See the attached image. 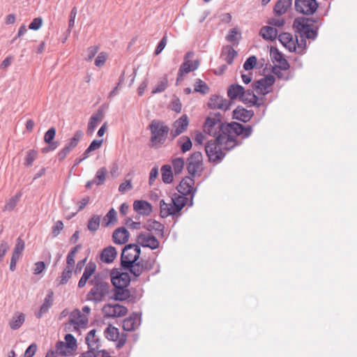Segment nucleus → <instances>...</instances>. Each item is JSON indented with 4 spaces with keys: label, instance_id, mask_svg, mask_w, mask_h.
<instances>
[{
    "label": "nucleus",
    "instance_id": "6",
    "mask_svg": "<svg viewBox=\"0 0 357 357\" xmlns=\"http://www.w3.org/2000/svg\"><path fill=\"white\" fill-rule=\"evenodd\" d=\"M218 139L219 135L214 140L208 141L205 146V151L210 161L221 160L225 155L223 150H227Z\"/></svg>",
    "mask_w": 357,
    "mask_h": 357
},
{
    "label": "nucleus",
    "instance_id": "29",
    "mask_svg": "<svg viewBox=\"0 0 357 357\" xmlns=\"http://www.w3.org/2000/svg\"><path fill=\"white\" fill-rule=\"evenodd\" d=\"M102 120V114L101 112H98L93 115L91 116L90 118L88 128H87V134L89 135H91L93 132H94L95 129L98 126V125L101 122Z\"/></svg>",
    "mask_w": 357,
    "mask_h": 357
},
{
    "label": "nucleus",
    "instance_id": "25",
    "mask_svg": "<svg viewBox=\"0 0 357 357\" xmlns=\"http://www.w3.org/2000/svg\"><path fill=\"white\" fill-rule=\"evenodd\" d=\"M112 238L116 244L122 245L128 241L129 232L126 228L120 227L114 230Z\"/></svg>",
    "mask_w": 357,
    "mask_h": 357
},
{
    "label": "nucleus",
    "instance_id": "30",
    "mask_svg": "<svg viewBox=\"0 0 357 357\" xmlns=\"http://www.w3.org/2000/svg\"><path fill=\"white\" fill-rule=\"evenodd\" d=\"M139 324V323L137 316L136 314H133L124 319L123 322V328L127 331H134Z\"/></svg>",
    "mask_w": 357,
    "mask_h": 357
},
{
    "label": "nucleus",
    "instance_id": "16",
    "mask_svg": "<svg viewBox=\"0 0 357 357\" xmlns=\"http://www.w3.org/2000/svg\"><path fill=\"white\" fill-rule=\"evenodd\" d=\"M137 245L151 250L158 248L160 245L158 240L149 232H141L137 237Z\"/></svg>",
    "mask_w": 357,
    "mask_h": 357
},
{
    "label": "nucleus",
    "instance_id": "15",
    "mask_svg": "<svg viewBox=\"0 0 357 357\" xmlns=\"http://www.w3.org/2000/svg\"><path fill=\"white\" fill-rule=\"evenodd\" d=\"M83 136L81 130H77L69 142L59 152L58 158L60 161L63 160L67 155L77 146Z\"/></svg>",
    "mask_w": 357,
    "mask_h": 357
},
{
    "label": "nucleus",
    "instance_id": "17",
    "mask_svg": "<svg viewBox=\"0 0 357 357\" xmlns=\"http://www.w3.org/2000/svg\"><path fill=\"white\" fill-rule=\"evenodd\" d=\"M275 82V77L272 75H268L265 77L260 79L254 83V88L257 93L266 95L271 91V86Z\"/></svg>",
    "mask_w": 357,
    "mask_h": 357
},
{
    "label": "nucleus",
    "instance_id": "32",
    "mask_svg": "<svg viewBox=\"0 0 357 357\" xmlns=\"http://www.w3.org/2000/svg\"><path fill=\"white\" fill-rule=\"evenodd\" d=\"M144 227L149 231H155L160 235H162L164 231L163 225L154 220H148Z\"/></svg>",
    "mask_w": 357,
    "mask_h": 357
},
{
    "label": "nucleus",
    "instance_id": "7",
    "mask_svg": "<svg viewBox=\"0 0 357 357\" xmlns=\"http://www.w3.org/2000/svg\"><path fill=\"white\" fill-rule=\"evenodd\" d=\"M220 116L219 114H215L210 115L206 118L204 126V130L206 133L217 137L220 134H223L222 127L226 123H221Z\"/></svg>",
    "mask_w": 357,
    "mask_h": 357
},
{
    "label": "nucleus",
    "instance_id": "45",
    "mask_svg": "<svg viewBox=\"0 0 357 357\" xmlns=\"http://www.w3.org/2000/svg\"><path fill=\"white\" fill-rule=\"evenodd\" d=\"M73 351L64 342H59L56 344V353L61 356H68Z\"/></svg>",
    "mask_w": 357,
    "mask_h": 357
},
{
    "label": "nucleus",
    "instance_id": "51",
    "mask_svg": "<svg viewBox=\"0 0 357 357\" xmlns=\"http://www.w3.org/2000/svg\"><path fill=\"white\" fill-rule=\"evenodd\" d=\"M73 271V270L67 268H64L61 273V275L59 278V284H64L68 281V280L72 276Z\"/></svg>",
    "mask_w": 357,
    "mask_h": 357
},
{
    "label": "nucleus",
    "instance_id": "33",
    "mask_svg": "<svg viewBox=\"0 0 357 357\" xmlns=\"http://www.w3.org/2000/svg\"><path fill=\"white\" fill-rule=\"evenodd\" d=\"M116 256V251L114 247L109 246L105 248L101 254V259L105 263H111Z\"/></svg>",
    "mask_w": 357,
    "mask_h": 357
},
{
    "label": "nucleus",
    "instance_id": "12",
    "mask_svg": "<svg viewBox=\"0 0 357 357\" xmlns=\"http://www.w3.org/2000/svg\"><path fill=\"white\" fill-rule=\"evenodd\" d=\"M316 0H295L296 10L305 15L314 14L318 8Z\"/></svg>",
    "mask_w": 357,
    "mask_h": 357
},
{
    "label": "nucleus",
    "instance_id": "3",
    "mask_svg": "<svg viewBox=\"0 0 357 357\" xmlns=\"http://www.w3.org/2000/svg\"><path fill=\"white\" fill-rule=\"evenodd\" d=\"M151 130L150 142L153 147H159L167 139L169 128L164 122L159 120H153L149 124Z\"/></svg>",
    "mask_w": 357,
    "mask_h": 357
},
{
    "label": "nucleus",
    "instance_id": "14",
    "mask_svg": "<svg viewBox=\"0 0 357 357\" xmlns=\"http://www.w3.org/2000/svg\"><path fill=\"white\" fill-rule=\"evenodd\" d=\"M195 181L192 178L187 176L184 178L177 186V190L183 197L186 195H191L190 204L192 205V199L196 192V188H194Z\"/></svg>",
    "mask_w": 357,
    "mask_h": 357
},
{
    "label": "nucleus",
    "instance_id": "64",
    "mask_svg": "<svg viewBox=\"0 0 357 357\" xmlns=\"http://www.w3.org/2000/svg\"><path fill=\"white\" fill-rule=\"evenodd\" d=\"M63 229V224L61 221L58 220L52 227V234L54 236H57L60 231Z\"/></svg>",
    "mask_w": 357,
    "mask_h": 357
},
{
    "label": "nucleus",
    "instance_id": "31",
    "mask_svg": "<svg viewBox=\"0 0 357 357\" xmlns=\"http://www.w3.org/2000/svg\"><path fill=\"white\" fill-rule=\"evenodd\" d=\"M260 35L266 40H273L277 38L278 30L272 26H266L261 29Z\"/></svg>",
    "mask_w": 357,
    "mask_h": 357
},
{
    "label": "nucleus",
    "instance_id": "53",
    "mask_svg": "<svg viewBox=\"0 0 357 357\" xmlns=\"http://www.w3.org/2000/svg\"><path fill=\"white\" fill-rule=\"evenodd\" d=\"M107 58H108L107 53H106L105 52H102L99 53L95 60V65L97 67L103 66L106 60L107 59Z\"/></svg>",
    "mask_w": 357,
    "mask_h": 357
},
{
    "label": "nucleus",
    "instance_id": "62",
    "mask_svg": "<svg viewBox=\"0 0 357 357\" xmlns=\"http://www.w3.org/2000/svg\"><path fill=\"white\" fill-rule=\"evenodd\" d=\"M268 24L272 26L281 27L284 24V20L281 17H273L268 20Z\"/></svg>",
    "mask_w": 357,
    "mask_h": 357
},
{
    "label": "nucleus",
    "instance_id": "10",
    "mask_svg": "<svg viewBox=\"0 0 357 357\" xmlns=\"http://www.w3.org/2000/svg\"><path fill=\"white\" fill-rule=\"evenodd\" d=\"M109 287L103 282L96 283L88 292L87 300L98 303L102 301L104 296L108 293Z\"/></svg>",
    "mask_w": 357,
    "mask_h": 357
},
{
    "label": "nucleus",
    "instance_id": "54",
    "mask_svg": "<svg viewBox=\"0 0 357 357\" xmlns=\"http://www.w3.org/2000/svg\"><path fill=\"white\" fill-rule=\"evenodd\" d=\"M256 64L257 57L255 56H251L245 61L243 68L245 70H250L253 69Z\"/></svg>",
    "mask_w": 357,
    "mask_h": 357
},
{
    "label": "nucleus",
    "instance_id": "40",
    "mask_svg": "<svg viewBox=\"0 0 357 357\" xmlns=\"http://www.w3.org/2000/svg\"><path fill=\"white\" fill-rule=\"evenodd\" d=\"M101 220L100 215H93L91 216V218L89 220L87 228L89 231L91 232L96 231L100 227Z\"/></svg>",
    "mask_w": 357,
    "mask_h": 357
},
{
    "label": "nucleus",
    "instance_id": "2",
    "mask_svg": "<svg viewBox=\"0 0 357 357\" xmlns=\"http://www.w3.org/2000/svg\"><path fill=\"white\" fill-rule=\"evenodd\" d=\"M188 198L178 194H174L169 202L162 199L160 201V215L167 218L169 215L178 214L186 205Z\"/></svg>",
    "mask_w": 357,
    "mask_h": 357
},
{
    "label": "nucleus",
    "instance_id": "34",
    "mask_svg": "<svg viewBox=\"0 0 357 357\" xmlns=\"http://www.w3.org/2000/svg\"><path fill=\"white\" fill-rule=\"evenodd\" d=\"M257 97L251 90H243L239 100L245 104L255 105L257 102Z\"/></svg>",
    "mask_w": 357,
    "mask_h": 357
},
{
    "label": "nucleus",
    "instance_id": "23",
    "mask_svg": "<svg viewBox=\"0 0 357 357\" xmlns=\"http://www.w3.org/2000/svg\"><path fill=\"white\" fill-rule=\"evenodd\" d=\"M133 209L139 214L149 215L152 212V206L144 200H135L133 203Z\"/></svg>",
    "mask_w": 357,
    "mask_h": 357
},
{
    "label": "nucleus",
    "instance_id": "48",
    "mask_svg": "<svg viewBox=\"0 0 357 357\" xmlns=\"http://www.w3.org/2000/svg\"><path fill=\"white\" fill-rule=\"evenodd\" d=\"M38 153L35 150H29L27 151L26 157L25 158L24 165L27 167H31L33 161L36 159Z\"/></svg>",
    "mask_w": 357,
    "mask_h": 357
},
{
    "label": "nucleus",
    "instance_id": "39",
    "mask_svg": "<svg viewBox=\"0 0 357 357\" xmlns=\"http://www.w3.org/2000/svg\"><path fill=\"white\" fill-rule=\"evenodd\" d=\"M117 221L116 211L114 208H111L108 213L103 217L102 225L107 227L111 225H114Z\"/></svg>",
    "mask_w": 357,
    "mask_h": 357
},
{
    "label": "nucleus",
    "instance_id": "20",
    "mask_svg": "<svg viewBox=\"0 0 357 357\" xmlns=\"http://www.w3.org/2000/svg\"><path fill=\"white\" fill-rule=\"evenodd\" d=\"M193 52H189L186 54L185 56V61L181 65L179 69V75L181 76L183 73H188L191 71L196 70L199 65V62L198 60L195 61L194 62L189 60L190 58L193 56Z\"/></svg>",
    "mask_w": 357,
    "mask_h": 357
},
{
    "label": "nucleus",
    "instance_id": "28",
    "mask_svg": "<svg viewBox=\"0 0 357 357\" xmlns=\"http://www.w3.org/2000/svg\"><path fill=\"white\" fill-rule=\"evenodd\" d=\"M292 3V0H278L274 7V13L277 15L286 13Z\"/></svg>",
    "mask_w": 357,
    "mask_h": 357
},
{
    "label": "nucleus",
    "instance_id": "63",
    "mask_svg": "<svg viewBox=\"0 0 357 357\" xmlns=\"http://www.w3.org/2000/svg\"><path fill=\"white\" fill-rule=\"evenodd\" d=\"M98 47L97 46H91L87 50V56L86 57V60L90 61L94 57V56L98 53Z\"/></svg>",
    "mask_w": 357,
    "mask_h": 357
},
{
    "label": "nucleus",
    "instance_id": "26",
    "mask_svg": "<svg viewBox=\"0 0 357 357\" xmlns=\"http://www.w3.org/2000/svg\"><path fill=\"white\" fill-rule=\"evenodd\" d=\"M254 112L252 110H248L242 107H238L233 112L234 118L236 120L248 122L253 116Z\"/></svg>",
    "mask_w": 357,
    "mask_h": 357
},
{
    "label": "nucleus",
    "instance_id": "49",
    "mask_svg": "<svg viewBox=\"0 0 357 357\" xmlns=\"http://www.w3.org/2000/svg\"><path fill=\"white\" fill-rule=\"evenodd\" d=\"M107 170L105 168L102 167L99 169L97 172L94 181H96L97 185H102L105 181Z\"/></svg>",
    "mask_w": 357,
    "mask_h": 357
},
{
    "label": "nucleus",
    "instance_id": "8",
    "mask_svg": "<svg viewBox=\"0 0 357 357\" xmlns=\"http://www.w3.org/2000/svg\"><path fill=\"white\" fill-rule=\"evenodd\" d=\"M141 250L137 244H128L122 250L121 266H128L136 262L139 258Z\"/></svg>",
    "mask_w": 357,
    "mask_h": 357
},
{
    "label": "nucleus",
    "instance_id": "56",
    "mask_svg": "<svg viewBox=\"0 0 357 357\" xmlns=\"http://www.w3.org/2000/svg\"><path fill=\"white\" fill-rule=\"evenodd\" d=\"M56 135V129L52 127L50 128L45 134L44 141L47 144H50L52 142Z\"/></svg>",
    "mask_w": 357,
    "mask_h": 357
},
{
    "label": "nucleus",
    "instance_id": "11",
    "mask_svg": "<svg viewBox=\"0 0 357 357\" xmlns=\"http://www.w3.org/2000/svg\"><path fill=\"white\" fill-rule=\"evenodd\" d=\"M111 281L116 289L126 288L130 282V278L127 272H122L118 269H114L110 273Z\"/></svg>",
    "mask_w": 357,
    "mask_h": 357
},
{
    "label": "nucleus",
    "instance_id": "50",
    "mask_svg": "<svg viewBox=\"0 0 357 357\" xmlns=\"http://www.w3.org/2000/svg\"><path fill=\"white\" fill-rule=\"evenodd\" d=\"M184 160L182 158H177L173 160L172 165L174 169L175 174H179L181 172L184 167Z\"/></svg>",
    "mask_w": 357,
    "mask_h": 357
},
{
    "label": "nucleus",
    "instance_id": "44",
    "mask_svg": "<svg viewBox=\"0 0 357 357\" xmlns=\"http://www.w3.org/2000/svg\"><path fill=\"white\" fill-rule=\"evenodd\" d=\"M194 90L195 92H199L201 93L206 94L208 92L209 88L204 82L197 79L194 84Z\"/></svg>",
    "mask_w": 357,
    "mask_h": 357
},
{
    "label": "nucleus",
    "instance_id": "46",
    "mask_svg": "<svg viewBox=\"0 0 357 357\" xmlns=\"http://www.w3.org/2000/svg\"><path fill=\"white\" fill-rule=\"evenodd\" d=\"M178 144L183 153L190 150L192 148V142L188 137H182L178 139Z\"/></svg>",
    "mask_w": 357,
    "mask_h": 357
},
{
    "label": "nucleus",
    "instance_id": "52",
    "mask_svg": "<svg viewBox=\"0 0 357 357\" xmlns=\"http://www.w3.org/2000/svg\"><path fill=\"white\" fill-rule=\"evenodd\" d=\"M114 294V298L118 301H124L129 297V291L124 289H116Z\"/></svg>",
    "mask_w": 357,
    "mask_h": 357
},
{
    "label": "nucleus",
    "instance_id": "58",
    "mask_svg": "<svg viewBox=\"0 0 357 357\" xmlns=\"http://www.w3.org/2000/svg\"><path fill=\"white\" fill-rule=\"evenodd\" d=\"M132 189V185L130 180H126L125 182L122 183L119 188V192L122 194H124Z\"/></svg>",
    "mask_w": 357,
    "mask_h": 357
},
{
    "label": "nucleus",
    "instance_id": "22",
    "mask_svg": "<svg viewBox=\"0 0 357 357\" xmlns=\"http://www.w3.org/2000/svg\"><path fill=\"white\" fill-rule=\"evenodd\" d=\"M188 126V119L186 115H183L181 118L176 120L173 125V129L171 135L173 137H176L182 132H183Z\"/></svg>",
    "mask_w": 357,
    "mask_h": 357
},
{
    "label": "nucleus",
    "instance_id": "61",
    "mask_svg": "<svg viewBox=\"0 0 357 357\" xmlns=\"http://www.w3.org/2000/svg\"><path fill=\"white\" fill-rule=\"evenodd\" d=\"M278 57H275V59L278 61L279 66L277 68H280L282 70H287L289 68V64L285 59H283L281 55L278 54Z\"/></svg>",
    "mask_w": 357,
    "mask_h": 357
},
{
    "label": "nucleus",
    "instance_id": "35",
    "mask_svg": "<svg viewBox=\"0 0 357 357\" xmlns=\"http://www.w3.org/2000/svg\"><path fill=\"white\" fill-rule=\"evenodd\" d=\"M245 89L239 84H232L227 90V95L231 100L240 99Z\"/></svg>",
    "mask_w": 357,
    "mask_h": 357
},
{
    "label": "nucleus",
    "instance_id": "38",
    "mask_svg": "<svg viewBox=\"0 0 357 357\" xmlns=\"http://www.w3.org/2000/svg\"><path fill=\"white\" fill-rule=\"evenodd\" d=\"M236 56L237 52L231 46L227 45L222 49V57L227 62V63L231 64L234 59Z\"/></svg>",
    "mask_w": 357,
    "mask_h": 357
},
{
    "label": "nucleus",
    "instance_id": "13",
    "mask_svg": "<svg viewBox=\"0 0 357 357\" xmlns=\"http://www.w3.org/2000/svg\"><path fill=\"white\" fill-rule=\"evenodd\" d=\"M89 323L87 315L83 314L78 310H74L70 314V325L73 326L74 330L79 332L80 328H85Z\"/></svg>",
    "mask_w": 357,
    "mask_h": 357
},
{
    "label": "nucleus",
    "instance_id": "18",
    "mask_svg": "<svg viewBox=\"0 0 357 357\" xmlns=\"http://www.w3.org/2000/svg\"><path fill=\"white\" fill-rule=\"evenodd\" d=\"M188 171L191 176H195L202 169V154L199 151L193 153L188 160Z\"/></svg>",
    "mask_w": 357,
    "mask_h": 357
},
{
    "label": "nucleus",
    "instance_id": "55",
    "mask_svg": "<svg viewBox=\"0 0 357 357\" xmlns=\"http://www.w3.org/2000/svg\"><path fill=\"white\" fill-rule=\"evenodd\" d=\"M96 265L95 263L90 261L85 267L83 275L89 278L96 271Z\"/></svg>",
    "mask_w": 357,
    "mask_h": 357
},
{
    "label": "nucleus",
    "instance_id": "42",
    "mask_svg": "<svg viewBox=\"0 0 357 357\" xmlns=\"http://www.w3.org/2000/svg\"><path fill=\"white\" fill-rule=\"evenodd\" d=\"M162 179L165 183H170L173 181L172 168L169 165H164L161 168Z\"/></svg>",
    "mask_w": 357,
    "mask_h": 357
},
{
    "label": "nucleus",
    "instance_id": "37",
    "mask_svg": "<svg viewBox=\"0 0 357 357\" xmlns=\"http://www.w3.org/2000/svg\"><path fill=\"white\" fill-rule=\"evenodd\" d=\"M124 269H128L130 272L135 276H139L144 271L145 268L141 261L134 262L128 266H122Z\"/></svg>",
    "mask_w": 357,
    "mask_h": 357
},
{
    "label": "nucleus",
    "instance_id": "60",
    "mask_svg": "<svg viewBox=\"0 0 357 357\" xmlns=\"http://www.w3.org/2000/svg\"><path fill=\"white\" fill-rule=\"evenodd\" d=\"M76 15H77V8L75 7H74L71 10L70 13V20H69L68 29V31L69 33L70 32L72 28L73 27V26L75 24Z\"/></svg>",
    "mask_w": 357,
    "mask_h": 357
},
{
    "label": "nucleus",
    "instance_id": "4",
    "mask_svg": "<svg viewBox=\"0 0 357 357\" xmlns=\"http://www.w3.org/2000/svg\"><path fill=\"white\" fill-rule=\"evenodd\" d=\"M309 18L304 17H296L293 23V28L300 36L299 39L305 38L314 40L317 36V31L314 29Z\"/></svg>",
    "mask_w": 357,
    "mask_h": 357
},
{
    "label": "nucleus",
    "instance_id": "59",
    "mask_svg": "<svg viewBox=\"0 0 357 357\" xmlns=\"http://www.w3.org/2000/svg\"><path fill=\"white\" fill-rule=\"evenodd\" d=\"M239 34V33L237 31V29L236 28H234V29H231L227 37H226V39L227 41L230 42V43H234L237 40V36Z\"/></svg>",
    "mask_w": 357,
    "mask_h": 357
},
{
    "label": "nucleus",
    "instance_id": "41",
    "mask_svg": "<svg viewBox=\"0 0 357 357\" xmlns=\"http://www.w3.org/2000/svg\"><path fill=\"white\" fill-rule=\"evenodd\" d=\"M21 197L20 193H17L15 195L10 197L6 203L3 211H13L15 207L17 206V203L20 201Z\"/></svg>",
    "mask_w": 357,
    "mask_h": 357
},
{
    "label": "nucleus",
    "instance_id": "27",
    "mask_svg": "<svg viewBox=\"0 0 357 357\" xmlns=\"http://www.w3.org/2000/svg\"><path fill=\"white\" fill-rule=\"evenodd\" d=\"M53 303V292L50 291L46 296L43 305H41L40 310L36 314L37 318L40 319L44 314L47 312L50 307Z\"/></svg>",
    "mask_w": 357,
    "mask_h": 357
},
{
    "label": "nucleus",
    "instance_id": "47",
    "mask_svg": "<svg viewBox=\"0 0 357 357\" xmlns=\"http://www.w3.org/2000/svg\"><path fill=\"white\" fill-rule=\"evenodd\" d=\"M167 86L168 79L167 77H164L159 81L157 86L153 89L152 93L155 94L158 93H162L167 89Z\"/></svg>",
    "mask_w": 357,
    "mask_h": 357
},
{
    "label": "nucleus",
    "instance_id": "24",
    "mask_svg": "<svg viewBox=\"0 0 357 357\" xmlns=\"http://www.w3.org/2000/svg\"><path fill=\"white\" fill-rule=\"evenodd\" d=\"M86 343L90 350L96 351L100 347V340L96 335V331L95 329L91 330L85 338Z\"/></svg>",
    "mask_w": 357,
    "mask_h": 357
},
{
    "label": "nucleus",
    "instance_id": "21",
    "mask_svg": "<svg viewBox=\"0 0 357 357\" xmlns=\"http://www.w3.org/2000/svg\"><path fill=\"white\" fill-rule=\"evenodd\" d=\"M208 106L211 109H219L226 111L230 108L231 103L229 100L221 96H213L208 102Z\"/></svg>",
    "mask_w": 357,
    "mask_h": 357
},
{
    "label": "nucleus",
    "instance_id": "1",
    "mask_svg": "<svg viewBox=\"0 0 357 357\" xmlns=\"http://www.w3.org/2000/svg\"><path fill=\"white\" fill-rule=\"evenodd\" d=\"M223 134L219 135V141L227 149H231L237 145L236 137L242 135L249 137L252 131L251 126L245 127L236 122L226 123L223 126Z\"/></svg>",
    "mask_w": 357,
    "mask_h": 357
},
{
    "label": "nucleus",
    "instance_id": "19",
    "mask_svg": "<svg viewBox=\"0 0 357 357\" xmlns=\"http://www.w3.org/2000/svg\"><path fill=\"white\" fill-rule=\"evenodd\" d=\"M127 312V308L119 304H105L102 307V313L107 317H123Z\"/></svg>",
    "mask_w": 357,
    "mask_h": 357
},
{
    "label": "nucleus",
    "instance_id": "36",
    "mask_svg": "<svg viewBox=\"0 0 357 357\" xmlns=\"http://www.w3.org/2000/svg\"><path fill=\"white\" fill-rule=\"evenodd\" d=\"M25 315L23 313L18 312L15 314L9 322L10 327L16 330L18 329L24 322Z\"/></svg>",
    "mask_w": 357,
    "mask_h": 357
},
{
    "label": "nucleus",
    "instance_id": "57",
    "mask_svg": "<svg viewBox=\"0 0 357 357\" xmlns=\"http://www.w3.org/2000/svg\"><path fill=\"white\" fill-rule=\"evenodd\" d=\"M68 347L73 351L77 347V342L74 336L71 334H67L65 336V342H64Z\"/></svg>",
    "mask_w": 357,
    "mask_h": 357
},
{
    "label": "nucleus",
    "instance_id": "9",
    "mask_svg": "<svg viewBox=\"0 0 357 357\" xmlns=\"http://www.w3.org/2000/svg\"><path fill=\"white\" fill-rule=\"evenodd\" d=\"M104 335L108 340L116 342L118 349L123 347L126 342V335L120 334L119 329L111 324L104 330Z\"/></svg>",
    "mask_w": 357,
    "mask_h": 357
},
{
    "label": "nucleus",
    "instance_id": "43",
    "mask_svg": "<svg viewBox=\"0 0 357 357\" xmlns=\"http://www.w3.org/2000/svg\"><path fill=\"white\" fill-rule=\"evenodd\" d=\"M25 248L24 241L22 239V238L18 237L16 240V244L15 245L14 250L13 251L12 256L17 257L20 258L22 252Z\"/></svg>",
    "mask_w": 357,
    "mask_h": 357
},
{
    "label": "nucleus",
    "instance_id": "5",
    "mask_svg": "<svg viewBox=\"0 0 357 357\" xmlns=\"http://www.w3.org/2000/svg\"><path fill=\"white\" fill-rule=\"evenodd\" d=\"M281 44L289 52H296L302 54L306 47V40L304 38H296L289 33H282L278 36Z\"/></svg>",
    "mask_w": 357,
    "mask_h": 357
}]
</instances>
